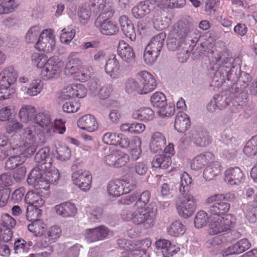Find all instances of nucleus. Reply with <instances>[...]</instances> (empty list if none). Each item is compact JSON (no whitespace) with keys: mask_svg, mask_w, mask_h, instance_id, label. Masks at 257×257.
<instances>
[{"mask_svg":"<svg viewBox=\"0 0 257 257\" xmlns=\"http://www.w3.org/2000/svg\"><path fill=\"white\" fill-rule=\"evenodd\" d=\"M143 94L153 90L156 87V81L153 75L148 72L142 71L138 74Z\"/></svg>","mask_w":257,"mask_h":257,"instance_id":"f8f14e48","label":"nucleus"},{"mask_svg":"<svg viewBox=\"0 0 257 257\" xmlns=\"http://www.w3.org/2000/svg\"><path fill=\"white\" fill-rule=\"evenodd\" d=\"M221 165L219 162L215 161L209 165L204 170V178L210 181L217 176L221 171Z\"/></svg>","mask_w":257,"mask_h":257,"instance_id":"c756f323","label":"nucleus"},{"mask_svg":"<svg viewBox=\"0 0 257 257\" xmlns=\"http://www.w3.org/2000/svg\"><path fill=\"white\" fill-rule=\"evenodd\" d=\"M170 156L166 154L156 155L152 162V167L156 168L166 169L171 165Z\"/></svg>","mask_w":257,"mask_h":257,"instance_id":"c85d7f7f","label":"nucleus"},{"mask_svg":"<svg viewBox=\"0 0 257 257\" xmlns=\"http://www.w3.org/2000/svg\"><path fill=\"white\" fill-rule=\"evenodd\" d=\"M90 9L88 10L86 8L82 7L80 8L78 12V16L80 22L83 24H85L88 22L91 15Z\"/></svg>","mask_w":257,"mask_h":257,"instance_id":"680f3d73","label":"nucleus"},{"mask_svg":"<svg viewBox=\"0 0 257 257\" xmlns=\"http://www.w3.org/2000/svg\"><path fill=\"white\" fill-rule=\"evenodd\" d=\"M40 193L33 191H29L26 195L25 201L29 205H36L42 206L45 203L44 200L39 195Z\"/></svg>","mask_w":257,"mask_h":257,"instance_id":"72a5a7b5","label":"nucleus"},{"mask_svg":"<svg viewBox=\"0 0 257 257\" xmlns=\"http://www.w3.org/2000/svg\"><path fill=\"white\" fill-rule=\"evenodd\" d=\"M77 125L82 130L92 132L96 130L98 124L94 117L91 114L84 115L77 121Z\"/></svg>","mask_w":257,"mask_h":257,"instance_id":"412c9836","label":"nucleus"},{"mask_svg":"<svg viewBox=\"0 0 257 257\" xmlns=\"http://www.w3.org/2000/svg\"><path fill=\"white\" fill-rule=\"evenodd\" d=\"M39 28L37 26L31 27L26 34L25 39L27 43H33L37 42L40 34Z\"/></svg>","mask_w":257,"mask_h":257,"instance_id":"603ef678","label":"nucleus"},{"mask_svg":"<svg viewBox=\"0 0 257 257\" xmlns=\"http://www.w3.org/2000/svg\"><path fill=\"white\" fill-rule=\"evenodd\" d=\"M27 159L25 153H20L15 157H10L5 163V168L9 170H12L20 165L24 163Z\"/></svg>","mask_w":257,"mask_h":257,"instance_id":"f704fd0d","label":"nucleus"},{"mask_svg":"<svg viewBox=\"0 0 257 257\" xmlns=\"http://www.w3.org/2000/svg\"><path fill=\"white\" fill-rule=\"evenodd\" d=\"M15 91V90L13 87H9L0 82V100L9 98Z\"/></svg>","mask_w":257,"mask_h":257,"instance_id":"6e6d98bb","label":"nucleus"},{"mask_svg":"<svg viewBox=\"0 0 257 257\" xmlns=\"http://www.w3.org/2000/svg\"><path fill=\"white\" fill-rule=\"evenodd\" d=\"M151 102L153 106L159 110L165 106L167 103L166 96L161 92H157L151 97Z\"/></svg>","mask_w":257,"mask_h":257,"instance_id":"e433bc0d","label":"nucleus"},{"mask_svg":"<svg viewBox=\"0 0 257 257\" xmlns=\"http://www.w3.org/2000/svg\"><path fill=\"white\" fill-rule=\"evenodd\" d=\"M214 159V155L210 152L200 154L192 160L191 167L195 170L201 169L207 165L208 163L213 161Z\"/></svg>","mask_w":257,"mask_h":257,"instance_id":"2eb2a0df","label":"nucleus"},{"mask_svg":"<svg viewBox=\"0 0 257 257\" xmlns=\"http://www.w3.org/2000/svg\"><path fill=\"white\" fill-rule=\"evenodd\" d=\"M191 121L189 116L185 113L180 111L176 116L174 128L179 133H185L190 126Z\"/></svg>","mask_w":257,"mask_h":257,"instance_id":"a211bd4d","label":"nucleus"},{"mask_svg":"<svg viewBox=\"0 0 257 257\" xmlns=\"http://www.w3.org/2000/svg\"><path fill=\"white\" fill-rule=\"evenodd\" d=\"M138 210L134 213H127L129 218L131 219L135 224H143L146 229L150 228L154 225V221L148 215V213L145 212L144 208H137Z\"/></svg>","mask_w":257,"mask_h":257,"instance_id":"0eeeda50","label":"nucleus"},{"mask_svg":"<svg viewBox=\"0 0 257 257\" xmlns=\"http://www.w3.org/2000/svg\"><path fill=\"white\" fill-rule=\"evenodd\" d=\"M245 207L244 214L246 219L251 224L257 223V207L251 205L245 206H243L242 209L244 210Z\"/></svg>","mask_w":257,"mask_h":257,"instance_id":"37998d69","label":"nucleus"},{"mask_svg":"<svg viewBox=\"0 0 257 257\" xmlns=\"http://www.w3.org/2000/svg\"><path fill=\"white\" fill-rule=\"evenodd\" d=\"M66 30L65 28L61 30L62 33L60 37V40L62 43L67 44L74 38L75 35V31L73 29L70 31H66Z\"/></svg>","mask_w":257,"mask_h":257,"instance_id":"bf43d9fd","label":"nucleus"},{"mask_svg":"<svg viewBox=\"0 0 257 257\" xmlns=\"http://www.w3.org/2000/svg\"><path fill=\"white\" fill-rule=\"evenodd\" d=\"M98 10H99L98 13H100L98 16H102L104 19H110L113 16L114 13L113 7L106 2L100 6Z\"/></svg>","mask_w":257,"mask_h":257,"instance_id":"3c124183","label":"nucleus"},{"mask_svg":"<svg viewBox=\"0 0 257 257\" xmlns=\"http://www.w3.org/2000/svg\"><path fill=\"white\" fill-rule=\"evenodd\" d=\"M34 122L41 127L44 128L52 124L51 116L46 112H40L34 118Z\"/></svg>","mask_w":257,"mask_h":257,"instance_id":"4c0bfd02","label":"nucleus"},{"mask_svg":"<svg viewBox=\"0 0 257 257\" xmlns=\"http://www.w3.org/2000/svg\"><path fill=\"white\" fill-rule=\"evenodd\" d=\"M180 179L179 184L180 194H191L190 192V185L192 181L191 177L185 173L182 175Z\"/></svg>","mask_w":257,"mask_h":257,"instance_id":"c9c22d12","label":"nucleus"},{"mask_svg":"<svg viewBox=\"0 0 257 257\" xmlns=\"http://www.w3.org/2000/svg\"><path fill=\"white\" fill-rule=\"evenodd\" d=\"M46 32H42L36 42L35 48L39 49V51H42L44 52H50L52 51L55 45L54 37L53 35L48 34L47 30Z\"/></svg>","mask_w":257,"mask_h":257,"instance_id":"9d476101","label":"nucleus"},{"mask_svg":"<svg viewBox=\"0 0 257 257\" xmlns=\"http://www.w3.org/2000/svg\"><path fill=\"white\" fill-rule=\"evenodd\" d=\"M176 207L179 214L187 218L196 210V199L192 194H180L176 200Z\"/></svg>","mask_w":257,"mask_h":257,"instance_id":"f03ea898","label":"nucleus"},{"mask_svg":"<svg viewBox=\"0 0 257 257\" xmlns=\"http://www.w3.org/2000/svg\"><path fill=\"white\" fill-rule=\"evenodd\" d=\"M125 90L128 93L135 91L140 94H143L141 83L133 78H129L126 81Z\"/></svg>","mask_w":257,"mask_h":257,"instance_id":"c03bdc74","label":"nucleus"},{"mask_svg":"<svg viewBox=\"0 0 257 257\" xmlns=\"http://www.w3.org/2000/svg\"><path fill=\"white\" fill-rule=\"evenodd\" d=\"M18 74L13 67H9L0 73V82L12 87L17 80Z\"/></svg>","mask_w":257,"mask_h":257,"instance_id":"393cba45","label":"nucleus"},{"mask_svg":"<svg viewBox=\"0 0 257 257\" xmlns=\"http://www.w3.org/2000/svg\"><path fill=\"white\" fill-rule=\"evenodd\" d=\"M159 55L146 47L144 53V61L148 65H152L156 61Z\"/></svg>","mask_w":257,"mask_h":257,"instance_id":"13d9d810","label":"nucleus"},{"mask_svg":"<svg viewBox=\"0 0 257 257\" xmlns=\"http://www.w3.org/2000/svg\"><path fill=\"white\" fill-rule=\"evenodd\" d=\"M26 189L24 187H20L15 190L11 196V200L15 203L21 202L25 195Z\"/></svg>","mask_w":257,"mask_h":257,"instance_id":"338daca9","label":"nucleus"},{"mask_svg":"<svg viewBox=\"0 0 257 257\" xmlns=\"http://www.w3.org/2000/svg\"><path fill=\"white\" fill-rule=\"evenodd\" d=\"M50 149L48 147H44L36 153L34 160L38 164L35 168L47 171L51 167L52 159L49 155Z\"/></svg>","mask_w":257,"mask_h":257,"instance_id":"6e6552de","label":"nucleus"},{"mask_svg":"<svg viewBox=\"0 0 257 257\" xmlns=\"http://www.w3.org/2000/svg\"><path fill=\"white\" fill-rule=\"evenodd\" d=\"M233 219L232 215L228 214L225 217L211 222L209 225L210 229L215 234L226 231L232 225Z\"/></svg>","mask_w":257,"mask_h":257,"instance_id":"1a4fd4ad","label":"nucleus"},{"mask_svg":"<svg viewBox=\"0 0 257 257\" xmlns=\"http://www.w3.org/2000/svg\"><path fill=\"white\" fill-rule=\"evenodd\" d=\"M32 245V241L27 242L22 238H18L15 241L14 249L17 253L28 252Z\"/></svg>","mask_w":257,"mask_h":257,"instance_id":"79ce46f5","label":"nucleus"},{"mask_svg":"<svg viewBox=\"0 0 257 257\" xmlns=\"http://www.w3.org/2000/svg\"><path fill=\"white\" fill-rule=\"evenodd\" d=\"M119 23L121 31L126 37L131 41H134L136 38V34L134 26L131 20L125 16H122L119 18Z\"/></svg>","mask_w":257,"mask_h":257,"instance_id":"4be33fe9","label":"nucleus"},{"mask_svg":"<svg viewBox=\"0 0 257 257\" xmlns=\"http://www.w3.org/2000/svg\"><path fill=\"white\" fill-rule=\"evenodd\" d=\"M61 232V229L58 226L51 227L46 234L44 233L42 239L39 241L40 246H47L48 244L55 242L60 237Z\"/></svg>","mask_w":257,"mask_h":257,"instance_id":"6ab92c4d","label":"nucleus"},{"mask_svg":"<svg viewBox=\"0 0 257 257\" xmlns=\"http://www.w3.org/2000/svg\"><path fill=\"white\" fill-rule=\"evenodd\" d=\"M208 219L206 212L202 210L198 212L194 218L195 226L198 228L203 227L208 223Z\"/></svg>","mask_w":257,"mask_h":257,"instance_id":"a18cd8bd","label":"nucleus"},{"mask_svg":"<svg viewBox=\"0 0 257 257\" xmlns=\"http://www.w3.org/2000/svg\"><path fill=\"white\" fill-rule=\"evenodd\" d=\"M224 180L230 185H238L243 179V174L238 167L230 168L224 173Z\"/></svg>","mask_w":257,"mask_h":257,"instance_id":"4468645a","label":"nucleus"},{"mask_svg":"<svg viewBox=\"0 0 257 257\" xmlns=\"http://www.w3.org/2000/svg\"><path fill=\"white\" fill-rule=\"evenodd\" d=\"M129 169L132 173L143 176L147 173L148 167L147 164L144 162H137L130 166Z\"/></svg>","mask_w":257,"mask_h":257,"instance_id":"de8ad7c7","label":"nucleus"},{"mask_svg":"<svg viewBox=\"0 0 257 257\" xmlns=\"http://www.w3.org/2000/svg\"><path fill=\"white\" fill-rule=\"evenodd\" d=\"M80 104L76 101L67 102L63 105L62 109L67 113L77 112L79 108Z\"/></svg>","mask_w":257,"mask_h":257,"instance_id":"e2e57ef3","label":"nucleus"},{"mask_svg":"<svg viewBox=\"0 0 257 257\" xmlns=\"http://www.w3.org/2000/svg\"><path fill=\"white\" fill-rule=\"evenodd\" d=\"M112 58L106 61L105 65V71L112 79L117 78L120 73L119 63L115 55H112Z\"/></svg>","mask_w":257,"mask_h":257,"instance_id":"b1692460","label":"nucleus"},{"mask_svg":"<svg viewBox=\"0 0 257 257\" xmlns=\"http://www.w3.org/2000/svg\"><path fill=\"white\" fill-rule=\"evenodd\" d=\"M41 206H37L36 205H28L27 207L26 217L28 220L32 221V216L38 217L42 214V210L39 209Z\"/></svg>","mask_w":257,"mask_h":257,"instance_id":"4d7b16f0","label":"nucleus"},{"mask_svg":"<svg viewBox=\"0 0 257 257\" xmlns=\"http://www.w3.org/2000/svg\"><path fill=\"white\" fill-rule=\"evenodd\" d=\"M166 38V33L163 32H161L152 39L147 47L148 49L152 50L153 52L159 54L164 46Z\"/></svg>","mask_w":257,"mask_h":257,"instance_id":"a878e982","label":"nucleus"},{"mask_svg":"<svg viewBox=\"0 0 257 257\" xmlns=\"http://www.w3.org/2000/svg\"><path fill=\"white\" fill-rule=\"evenodd\" d=\"M36 111V108L34 106L30 105H24L19 111V117L21 121L27 123L34 118Z\"/></svg>","mask_w":257,"mask_h":257,"instance_id":"2f4dec72","label":"nucleus"},{"mask_svg":"<svg viewBox=\"0 0 257 257\" xmlns=\"http://www.w3.org/2000/svg\"><path fill=\"white\" fill-rule=\"evenodd\" d=\"M151 197V193L148 190L144 191L139 197L138 198V200L135 203V207L136 208H144L145 206L148 203Z\"/></svg>","mask_w":257,"mask_h":257,"instance_id":"5fc2aeb1","label":"nucleus"},{"mask_svg":"<svg viewBox=\"0 0 257 257\" xmlns=\"http://www.w3.org/2000/svg\"><path fill=\"white\" fill-rule=\"evenodd\" d=\"M13 232L10 228L0 226V241L7 242L12 237Z\"/></svg>","mask_w":257,"mask_h":257,"instance_id":"774afa93","label":"nucleus"},{"mask_svg":"<svg viewBox=\"0 0 257 257\" xmlns=\"http://www.w3.org/2000/svg\"><path fill=\"white\" fill-rule=\"evenodd\" d=\"M3 222L1 223L0 226L3 227L6 226V227H10L14 228L16 225V220L8 214H4L2 215Z\"/></svg>","mask_w":257,"mask_h":257,"instance_id":"69168bd1","label":"nucleus"},{"mask_svg":"<svg viewBox=\"0 0 257 257\" xmlns=\"http://www.w3.org/2000/svg\"><path fill=\"white\" fill-rule=\"evenodd\" d=\"M109 19H104L102 16H98L94 22V25L103 35L109 36L115 35L118 32V27L115 23Z\"/></svg>","mask_w":257,"mask_h":257,"instance_id":"423d86ee","label":"nucleus"},{"mask_svg":"<svg viewBox=\"0 0 257 257\" xmlns=\"http://www.w3.org/2000/svg\"><path fill=\"white\" fill-rule=\"evenodd\" d=\"M151 2L150 0H145L134 7L132 10L133 16L140 19L149 14L151 10L155 8V6L151 4Z\"/></svg>","mask_w":257,"mask_h":257,"instance_id":"dca6fc26","label":"nucleus"},{"mask_svg":"<svg viewBox=\"0 0 257 257\" xmlns=\"http://www.w3.org/2000/svg\"><path fill=\"white\" fill-rule=\"evenodd\" d=\"M168 234L174 237L182 235L185 232L184 226L178 221L173 222L168 229Z\"/></svg>","mask_w":257,"mask_h":257,"instance_id":"ea45409f","label":"nucleus"},{"mask_svg":"<svg viewBox=\"0 0 257 257\" xmlns=\"http://www.w3.org/2000/svg\"><path fill=\"white\" fill-rule=\"evenodd\" d=\"M56 153L57 158L63 161L69 160L71 156V151L66 146L60 145L57 147Z\"/></svg>","mask_w":257,"mask_h":257,"instance_id":"864d4df0","label":"nucleus"},{"mask_svg":"<svg viewBox=\"0 0 257 257\" xmlns=\"http://www.w3.org/2000/svg\"><path fill=\"white\" fill-rule=\"evenodd\" d=\"M63 63L57 56L51 57L44 64L43 73L47 79L58 78L60 75Z\"/></svg>","mask_w":257,"mask_h":257,"instance_id":"7ed1b4c3","label":"nucleus"},{"mask_svg":"<svg viewBox=\"0 0 257 257\" xmlns=\"http://www.w3.org/2000/svg\"><path fill=\"white\" fill-rule=\"evenodd\" d=\"M155 116L154 110L149 107H143L135 111L132 116L134 119L147 122L153 119Z\"/></svg>","mask_w":257,"mask_h":257,"instance_id":"cd10ccee","label":"nucleus"},{"mask_svg":"<svg viewBox=\"0 0 257 257\" xmlns=\"http://www.w3.org/2000/svg\"><path fill=\"white\" fill-rule=\"evenodd\" d=\"M194 32L192 25L186 19H182L177 23V27H175L168 35L167 46L168 50L171 51H182L189 42L194 43V40L192 36Z\"/></svg>","mask_w":257,"mask_h":257,"instance_id":"f257e3e1","label":"nucleus"},{"mask_svg":"<svg viewBox=\"0 0 257 257\" xmlns=\"http://www.w3.org/2000/svg\"><path fill=\"white\" fill-rule=\"evenodd\" d=\"M17 6L15 0H0V14L12 13Z\"/></svg>","mask_w":257,"mask_h":257,"instance_id":"a19ab883","label":"nucleus"},{"mask_svg":"<svg viewBox=\"0 0 257 257\" xmlns=\"http://www.w3.org/2000/svg\"><path fill=\"white\" fill-rule=\"evenodd\" d=\"M55 209L57 214L63 217H73L77 213V208L75 204L70 202L57 205Z\"/></svg>","mask_w":257,"mask_h":257,"instance_id":"aec40b11","label":"nucleus"},{"mask_svg":"<svg viewBox=\"0 0 257 257\" xmlns=\"http://www.w3.org/2000/svg\"><path fill=\"white\" fill-rule=\"evenodd\" d=\"M116 143V146L119 145L121 148H128L130 150H132L133 151L135 150L133 146L135 143L134 141L132 140L131 142L128 138L124 137L122 134H119L117 135V138Z\"/></svg>","mask_w":257,"mask_h":257,"instance_id":"8fccbe9b","label":"nucleus"},{"mask_svg":"<svg viewBox=\"0 0 257 257\" xmlns=\"http://www.w3.org/2000/svg\"><path fill=\"white\" fill-rule=\"evenodd\" d=\"M117 52L124 62L130 64L135 62V54L133 49L124 41L119 42Z\"/></svg>","mask_w":257,"mask_h":257,"instance_id":"ddd939ff","label":"nucleus"},{"mask_svg":"<svg viewBox=\"0 0 257 257\" xmlns=\"http://www.w3.org/2000/svg\"><path fill=\"white\" fill-rule=\"evenodd\" d=\"M150 144L151 151L157 153L162 151L166 145V139L164 135L160 132H155L152 134Z\"/></svg>","mask_w":257,"mask_h":257,"instance_id":"5701e85b","label":"nucleus"},{"mask_svg":"<svg viewBox=\"0 0 257 257\" xmlns=\"http://www.w3.org/2000/svg\"><path fill=\"white\" fill-rule=\"evenodd\" d=\"M189 138L196 146L200 147H205L211 142L208 133L200 127L192 130Z\"/></svg>","mask_w":257,"mask_h":257,"instance_id":"9b49d317","label":"nucleus"},{"mask_svg":"<svg viewBox=\"0 0 257 257\" xmlns=\"http://www.w3.org/2000/svg\"><path fill=\"white\" fill-rule=\"evenodd\" d=\"M238 73L240 74V76L237 80V85H240V89L241 91L242 96H244L246 98L247 93L243 92V90L246 88L249 83L251 81L252 78V77L247 73L244 71H241L240 70H238Z\"/></svg>","mask_w":257,"mask_h":257,"instance_id":"473e14b6","label":"nucleus"},{"mask_svg":"<svg viewBox=\"0 0 257 257\" xmlns=\"http://www.w3.org/2000/svg\"><path fill=\"white\" fill-rule=\"evenodd\" d=\"M32 223L28 225L29 230L36 236H43L46 232L47 225L40 219L32 220Z\"/></svg>","mask_w":257,"mask_h":257,"instance_id":"7c9ffc66","label":"nucleus"},{"mask_svg":"<svg viewBox=\"0 0 257 257\" xmlns=\"http://www.w3.org/2000/svg\"><path fill=\"white\" fill-rule=\"evenodd\" d=\"M225 79H226V74L223 70V68H222L220 65H219V67L214 73L213 81L218 82L219 84H220L225 82Z\"/></svg>","mask_w":257,"mask_h":257,"instance_id":"0e129e2a","label":"nucleus"},{"mask_svg":"<svg viewBox=\"0 0 257 257\" xmlns=\"http://www.w3.org/2000/svg\"><path fill=\"white\" fill-rule=\"evenodd\" d=\"M234 59L232 57H227L225 59H222L221 57L217 60V64L223 68V70L225 74L228 73L232 69H234L235 66L233 65Z\"/></svg>","mask_w":257,"mask_h":257,"instance_id":"09e8293b","label":"nucleus"},{"mask_svg":"<svg viewBox=\"0 0 257 257\" xmlns=\"http://www.w3.org/2000/svg\"><path fill=\"white\" fill-rule=\"evenodd\" d=\"M230 208L228 203L222 201L215 202L209 206V211L212 215L221 216L226 215Z\"/></svg>","mask_w":257,"mask_h":257,"instance_id":"bb28decb","label":"nucleus"},{"mask_svg":"<svg viewBox=\"0 0 257 257\" xmlns=\"http://www.w3.org/2000/svg\"><path fill=\"white\" fill-rule=\"evenodd\" d=\"M116 162L115 168H119L125 165L130 161L128 155L117 151Z\"/></svg>","mask_w":257,"mask_h":257,"instance_id":"052dcab7","label":"nucleus"},{"mask_svg":"<svg viewBox=\"0 0 257 257\" xmlns=\"http://www.w3.org/2000/svg\"><path fill=\"white\" fill-rule=\"evenodd\" d=\"M73 183L83 191H88L91 187L92 176L89 171L79 170L72 175Z\"/></svg>","mask_w":257,"mask_h":257,"instance_id":"39448f33","label":"nucleus"},{"mask_svg":"<svg viewBox=\"0 0 257 257\" xmlns=\"http://www.w3.org/2000/svg\"><path fill=\"white\" fill-rule=\"evenodd\" d=\"M35 172L31 171L27 178V182L30 185H32L38 190L39 193H44V196H47L49 195V184L50 183L47 181L37 182V179H33L34 175H36Z\"/></svg>","mask_w":257,"mask_h":257,"instance_id":"f3484780","label":"nucleus"},{"mask_svg":"<svg viewBox=\"0 0 257 257\" xmlns=\"http://www.w3.org/2000/svg\"><path fill=\"white\" fill-rule=\"evenodd\" d=\"M129 182L124 180L110 181L107 185V191L110 195L118 197L123 194H127L135 188Z\"/></svg>","mask_w":257,"mask_h":257,"instance_id":"20e7f679","label":"nucleus"},{"mask_svg":"<svg viewBox=\"0 0 257 257\" xmlns=\"http://www.w3.org/2000/svg\"><path fill=\"white\" fill-rule=\"evenodd\" d=\"M235 254H240L248 249L250 246V243L246 238H243L237 241L232 245Z\"/></svg>","mask_w":257,"mask_h":257,"instance_id":"49530a36","label":"nucleus"},{"mask_svg":"<svg viewBox=\"0 0 257 257\" xmlns=\"http://www.w3.org/2000/svg\"><path fill=\"white\" fill-rule=\"evenodd\" d=\"M243 151L249 157L253 156L257 154V135L252 137L246 143Z\"/></svg>","mask_w":257,"mask_h":257,"instance_id":"58836bf2","label":"nucleus"}]
</instances>
